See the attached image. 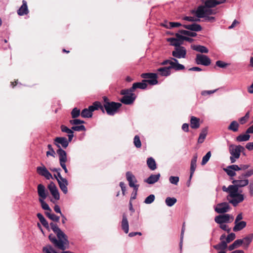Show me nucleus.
Returning <instances> with one entry per match:
<instances>
[{
    "instance_id": "obj_1",
    "label": "nucleus",
    "mask_w": 253,
    "mask_h": 253,
    "mask_svg": "<svg viewBox=\"0 0 253 253\" xmlns=\"http://www.w3.org/2000/svg\"><path fill=\"white\" fill-rule=\"evenodd\" d=\"M40 222L48 231H49L50 226L54 233L56 234L58 239L52 234H50L48 237L49 240L55 247L61 250H64L69 248V242L67 236L58 227L56 224L51 222L49 225L45 218Z\"/></svg>"
},
{
    "instance_id": "obj_2",
    "label": "nucleus",
    "mask_w": 253,
    "mask_h": 253,
    "mask_svg": "<svg viewBox=\"0 0 253 253\" xmlns=\"http://www.w3.org/2000/svg\"><path fill=\"white\" fill-rule=\"evenodd\" d=\"M233 186L231 187L232 190L239 191L243 193L242 188L248 186L247 188L251 197L253 196V181H249L248 178H246L241 175H239L237 179L232 181Z\"/></svg>"
},
{
    "instance_id": "obj_3",
    "label": "nucleus",
    "mask_w": 253,
    "mask_h": 253,
    "mask_svg": "<svg viewBox=\"0 0 253 253\" xmlns=\"http://www.w3.org/2000/svg\"><path fill=\"white\" fill-rule=\"evenodd\" d=\"M204 5L199 6L196 11L193 10L192 13H195L198 19L204 18L206 15V8H212L216 5L224 3L226 0H205Z\"/></svg>"
},
{
    "instance_id": "obj_4",
    "label": "nucleus",
    "mask_w": 253,
    "mask_h": 253,
    "mask_svg": "<svg viewBox=\"0 0 253 253\" xmlns=\"http://www.w3.org/2000/svg\"><path fill=\"white\" fill-rule=\"evenodd\" d=\"M104 101L103 110L106 111L107 114L110 116H113L118 111L122 106V104L119 102L110 101L106 96L103 97Z\"/></svg>"
},
{
    "instance_id": "obj_5",
    "label": "nucleus",
    "mask_w": 253,
    "mask_h": 253,
    "mask_svg": "<svg viewBox=\"0 0 253 253\" xmlns=\"http://www.w3.org/2000/svg\"><path fill=\"white\" fill-rule=\"evenodd\" d=\"M168 64H169V66L167 67V68H170L176 71L183 70L185 69L184 65L179 64L177 59L173 57H170V59L165 60L160 63V65L163 66Z\"/></svg>"
},
{
    "instance_id": "obj_6",
    "label": "nucleus",
    "mask_w": 253,
    "mask_h": 253,
    "mask_svg": "<svg viewBox=\"0 0 253 253\" xmlns=\"http://www.w3.org/2000/svg\"><path fill=\"white\" fill-rule=\"evenodd\" d=\"M54 144L58 148L56 152L58 156L60 157L61 152L66 153L61 148L60 145L63 148H66L69 145V141H67V139L65 137H57L54 139Z\"/></svg>"
},
{
    "instance_id": "obj_7",
    "label": "nucleus",
    "mask_w": 253,
    "mask_h": 253,
    "mask_svg": "<svg viewBox=\"0 0 253 253\" xmlns=\"http://www.w3.org/2000/svg\"><path fill=\"white\" fill-rule=\"evenodd\" d=\"M141 77L147 79L143 80V82L148 83L150 85H155L158 83L157 80L158 75L156 73H143L141 75Z\"/></svg>"
},
{
    "instance_id": "obj_8",
    "label": "nucleus",
    "mask_w": 253,
    "mask_h": 253,
    "mask_svg": "<svg viewBox=\"0 0 253 253\" xmlns=\"http://www.w3.org/2000/svg\"><path fill=\"white\" fill-rule=\"evenodd\" d=\"M240 193L239 191L233 190L230 196L232 199L229 200V203H231L234 207H236L239 203L242 202L244 200V195Z\"/></svg>"
},
{
    "instance_id": "obj_9",
    "label": "nucleus",
    "mask_w": 253,
    "mask_h": 253,
    "mask_svg": "<svg viewBox=\"0 0 253 253\" xmlns=\"http://www.w3.org/2000/svg\"><path fill=\"white\" fill-rule=\"evenodd\" d=\"M245 150L244 147L241 145H234L231 144L229 146V151L231 155L234 158H239L241 153Z\"/></svg>"
},
{
    "instance_id": "obj_10",
    "label": "nucleus",
    "mask_w": 253,
    "mask_h": 253,
    "mask_svg": "<svg viewBox=\"0 0 253 253\" xmlns=\"http://www.w3.org/2000/svg\"><path fill=\"white\" fill-rule=\"evenodd\" d=\"M195 62L197 65L209 66L211 63V60L207 55L202 54H197L195 58Z\"/></svg>"
},
{
    "instance_id": "obj_11",
    "label": "nucleus",
    "mask_w": 253,
    "mask_h": 253,
    "mask_svg": "<svg viewBox=\"0 0 253 253\" xmlns=\"http://www.w3.org/2000/svg\"><path fill=\"white\" fill-rule=\"evenodd\" d=\"M186 50L184 46L177 47L174 48V50L172 52V55L175 58H185L186 56Z\"/></svg>"
},
{
    "instance_id": "obj_12",
    "label": "nucleus",
    "mask_w": 253,
    "mask_h": 253,
    "mask_svg": "<svg viewBox=\"0 0 253 253\" xmlns=\"http://www.w3.org/2000/svg\"><path fill=\"white\" fill-rule=\"evenodd\" d=\"M233 217L228 214L219 215L215 217V221L218 224L229 223L233 220Z\"/></svg>"
},
{
    "instance_id": "obj_13",
    "label": "nucleus",
    "mask_w": 253,
    "mask_h": 253,
    "mask_svg": "<svg viewBox=\"0 0 253 253\" xmlns=\"http://www.w3.org/2000/svg\"><path fill=\"white\" fill-rule=\"evenodd\" d=\"M198 159V155L197 154H195L191 161L190 164V174L189 180L187 182V186L189 187L190 185L191 179L193 176V175L195 171L196 168V163Z\"/></svg>"
},
{
    "instance_id": "obj_14",
    "label": "nucleus",
    "mask_w": 253,
    "mask_h": 253,
    "mask_svg": "<svg viewBox=\"0 0 253 253\" xmlns=\"http://www.w3.org/2000/svg\"><path fill=\"white\" fill-rule=\"evenodd\" d=\"M230 209V206L228 203L223 202L218 204L215 208V211L218 213H223L227 212Z\"/></svg>"
},
{
    "instance_id": "obj_15",
    "label": "nucleus",
    "mask_w": 253,
    "mask_h": 253,
    "mask_svg": "<svg viewBox=\"0 0 253 253\" xmlns=\"http://www.w3.org/2000/svg\"><path fill=\"white\" fill-rule=\"evenodd\" d=\"M48 189H49L51 194L56 200H59V193L54 183L50 182L48 185Z\"/></svg>"
},
{
    "instance_id": "obj_16",
    "label": "nucleus",
    "mask_w": 253,
    "mask_h": 253,
    "mask_svg": "<svg viewBox=\"0 0 253 253\" xmlns=\"http://www.w3.org/2000/svg\"><path fill=\"white\" fill-rule=\"evenodd\" d=\"M60 157H59V161L60 165L64 169L65 173H67L68 172V170L66 168V163L67 162V153H64L63 152H61V153L60 154Z\"/></svg>"
},
{
    "instance_id": "obj_17",
    "label": "nucleus",
    "mask_w": 253,
    "mask_h": 253,
    "mask_svg": "<svg viewBox=\"0 0 253 253\" xmlns=\"http://www.w3.org/2000/svg\"><path fill=\"white\" fill-rule=\"evenodd\" d=\"M136 96L135 94L130 93L128 95L124 96L120 100L121 102L126 105H130L133 103L135 100Z\"/></svg>"
},
{
    "instance_id": "obj_18",
    "label": "nucleus",
    "mask_w": 253,
    "mask_h": 253,
    "mask_svg": "<svg viewBox=\"0 0 253 253\" xmlns=\"http://www.w3.org/2000/svg\"><path fill=\"white\" fill-rule=\"evenodd\" d=\"M37 172L40 175L45 177L47 179L52 178V175L48 171L46 168L43 167H38L37 168Z\"/></svg>"
},
{
    "instance_id": "obj_19",
    "label": "nucleus",
    "mask_w": 253,
    "mask_h": 253,
    "mask_svg": "<svg viewBox=\"0 0 253 253\" xmlns=\"http://www.w3.org/2000/svg\"><path fill=\"white\" fill-rule=\"evenodd\" d=\"M29 11L28 10L27 1L25 0H22V5L18 9L17 14L19 16H23L24 15L28 14L29 13Z\"/></svg>"
},
{
    "instance_id": "obj_20",
    "label": "nucleus",
    "mask_w": 253,
    "mask_h": 253,
    "mask_svg": "<svg viewBox=\"0 0 253 253\" xmlns=\"http://www.w3.org/2000/svg\"><path fill=\"white\" fill-rule=\"evenodd\" d=\"M147 83L143 81L142 82L135 83L133 84L132 87L130 88V91L133 92L137 88L144 89L147 88Z\"/></svg>"
},
{
    "instance_id": "obj_21",
    "label": "nucleus",
    "mask_w": 253,
    "mask_h": 253,
    "mask_svg": "<svg viewBox=\"0 0 253 253\" xmlns=\"http://www.w3.org/2000/svg\"><path fill=\"white\" fill-rule=\"evenodd\" d=\"M182 27L187 30L195 32H199L202 29L201 26L197 23H193L190 25H183Z\"/></svg>"
},
{
    "instance_id": "obj_22",
    "label": "nucleus",
    "mask_w": 253,
    "mask_h": 253,
    "mask_svg": "<svg viewBox=\"0 0 253 253\" xmlns=\"http://www.w3.org/2000/svg\"><path fill=\"white\" fill-rule=\"evenodd\" d=\"M121 226L122 229L125 232V233H127L128 232L129 230V225L127 219V216L126 213H123V218L121 222Z\"/></svg>"
},
{
    "instance_id": "obj_23",
    "label": "nucleus",
    "mask_w": 253,
    "mask_h": 253,
    "mask_svg": "<svg viewBox=\"0 0 253 253\" xmlns=\"http://www.w3.org/2000/svg\"><path fill=\"white\" fill-rule=\"evenodd\" d=\"M200 119L195 116L191 117L190 123V126L193 129H197L200 126Z\"/></svg>"
},
{
    "instance_id": "obj_24",
    "label": "nucleus",
    "mask_w": 253,
    "mask_h": 253,
    "mask_svg": "<svg viewBox=\"0 0 253 253\" xmlns=\"http://www.w3.org/2000/svg\"><path fill=\"white\" fill-rule=\"evenodd\" d=\"M38 193L40 197V198L45 199L47 195L45 191V187L42 184H40L38 185Z\"/></svg>"
},
{
    "instance_id": "obj_25",
    "label": "nucleus",
    "mask_w": 253,
    "mask_h": 253,
    "mask_svg": "<svg viewBox=\"0 0 253 253\" xmlns=\"http://www.w3.org/2000/svg\"><path fill=\"white\" fill-rule=\"evenodd\" d=\"M160 174H151L148 178L145 180V182L149 184H152L157 182L160 177Z\"/></svg>"
},
{
    "instance_id": "obj_26",
    "label": "nucleus",
    "mask_w": 253,
    "mask_h": 253,
    "mask_svg": "<svg viewBox=\"0 0 253 253\" xmlns=\"http://www.w3.org/2000/svg\"><path fill=\"white\" fill-rule=\"evenodd\" d=\"M126 177L127 180L128 181L129 186L131 187L134 186V183L136 182L137 180L135 176L130 171H127L126 173Z\"/></svg>"
},
{
    "instance_id": "obj_27",
    "label": "nucleus",
    "mask_w": 253,
    "mask_h": 253,
    "mask_svg": "<svg viewBox=\"0 0 253 253\" xmlns=\"http://www.w3.org/2000/svg\"><path fill=\"white\" fill-rule=\"evenodd\" d=\"M171 69H170V68H167L165 67H161L157 69V72L161 76L167 77L170 75Z\"/></svg>"
},
{
    "instance_id": "obj_28",
    "label": "nucleus",
    "mask_w": 253,
    "mask_h": 253,
    "mask_svg": "<svg viewBox=\"0 0 253 253\" xmlns=\"http://www.w3.org/2000/svg\"><path fill=\"white\" fill-rule=\"evenodd\" d=\"M58 183L60 189L64 194H67L68 192V188L67 186L68 184V181L66 179H63L62 180H58Z\"/></svg>"
},
{
    "instance_id": "obj_29",
    "label": "nucleus",
    "mask_w": 253,
    "mask_h": 253,
    "mask_svg": "<svg viewBox=\"0 0 253 253\" xmlns=\"http://www.w3.org/2000/svg\"><path fill=\"white\" fill-rule=\"evenodd\" d=\"M234 223L235 226L233 229L234 232H237L242 230L247 225L246 222L244 221H238L236 223L235 222Z\"/></svg>"
},
{
    "instance_id": "obj_30",
    "label": "nucleus",
    "mask_w": 253,
    "mask_h": 253,
    "mask_svg": "<svg viewBox=\"0 0 253 253\" xmlns=\"http://www.w3.org/2000/svg\"><path fill=\"white\" fill-rule=\"evenodd\" d=\"M147 165L148 168L152 170H154L157 168L156 162L152 157H150L147 159Z\"/></svg>"
},
{
    "instance_id": "obj_31",
    "label": "nucleus",
    "mask_w": 253,
    "mask_h": 253,
    "mask_svg": "<svg viewBox=\"0 0 253 253\" xmlns=\"http://www.w3.org/2000/svg\"><path fill=\"white\" fill-rule=\"evenodd\" d=\"M227 244L228 243L226 241H222L219 244L214 245L213 248L216 250L223 251L228 247Z\"/></svg>"
},
{
    "instance_id": "obj_32",
    "label": "nucleus",
    "mask_w": 253,
    "mask_h": 253,
    "mask_svg": "<svg viewBox=\"0 0 253 253\" xmlns=\"http://www.w3.org/2000/svg\"><path fill=\"white\" fill-rule=\"evenodd\" d=\"M167 41L170 42L171 45L174 46L175 48L181 46L180 45L182 44L181 41L178 40L174 38H169Z\"/></svg>"
},
{
    "instance_id": "obj_33",
    "label": "nucleus",
    "mask_w": 253,
    "mask_h": 253,
    "mask_svg": "<svg viewBox=\"0 0 253 253\" xmlns=\"http://www.w3.org/2000/svg\"><path fill=\"white\" fill-rule=\"evenodd\" d=\"M253 239V234H251L249 235L248 236H246L243 239H242L243 242L244 246L245 249H247L248 248L249 245L252 242V240Z\"/></svg>"
},
{
    "instance_id": "obj_34",
    "label": "nucleus",
    "mask_w": 253,
    "mask_h": 253,
    "mask_svg": "<svg viewBox=\"0 0 253 253\" xmlns=\"http://www.w3.org/2000/svg\"><path fill=\"white\" fill-rule=\"evenodd\" d=\"M192 48L193 50L200 52L202 53H207L209 52L208 49L203 45H193L192 46Z\"/></svg>"
},
{
    "instance_id": "obj_35",
    "label": "nucleus",
    "mask_w": 253,
    "mask_h": 253,
    "mask_svg": "<svg viewBox=\"0 0 253 253\" xmlns=\"http://www.w3.org/2000/svg\"><path fill=\"white\" fill-rule=\"evenodd\" d=\"M239 124L236 121L231 122L229 126H228V129L232 130L234 132H237L238 130Z\"/></svg>"
},
{
    "instance_id": "obj_36",
    "label": "nucleus",
    "mask_w": 253,
    "mask_h": 253,
    "mask_svg": "<svg viewBox=\"0 0 253 253\" xmlns=\"http://www.w3.org/2000/svg\"><path fill=\"white\" fill-rule=\"evenodd\" d=\"M250 135L248 133L241 134L236 138V140L238 142L247 141L250 139Z\"/></svg>"
},
{
    "instance_id": "obj_37",
    "label": "nucleus",
    "mask_w": 253,
    "mask_h": 253,
    "mask_svg": "<svg viewBox=\"0 0 253 253\" xmlns=\"http://www.w3.org/2000/svg\"><path fill=\"white\" fill-rule=\"evenodd\" d=\"M182 25L179 22H169L167 24L163 25V26L166 28L167 29H171L175 27H179L180 26H182Z\"/></svg>"
},
{
    "instance_id": "obj_38",
    "label": "nucleus",
    "mask_w": 253,
    "mask_h": 253,
    "mask_svg": "<svg viewBox=\"0 0 253 253\" xmlns=\"http://www.w3.org/2000/svg\"><path fill=\"white\" fill-rule=\"evenodd\" d=\"M46 216L53 221L58 222L59 220V216L56 215L54 213H51L50 211H45Z\"/></svg>"
},
{
    "instance_id": "obj_39",
    "label": "nucleus",
    "mask_w": 253,
    "mask_h": 253,
    "mask_svg": "<svg viewBox=\"0 0 253 253\" xmlns=\"http://www.w3.org/2000/svg\"><path fill=\"white\" fill-rule=\"evenodd\" d=\"M176 199L174 197H167L165 200L166 205L169 207H172L176 203Z\"/></svg>"
},
{
    "instance_id": "obj_40",
    "label": "nucleus",
    "mask_w": 253,
    "mask_h": 253,
    "mask_svg": "<svg viewBox=\"0 0 253 253\" xmlns=\"http://www.w3.org/2000/svg\"><path fill=\"white\" fill-rule=\"evenodd\" d=\"M81 115L82 117L85 118H91L92 116V113H90L89 109L88 108H85L83 109L81 113Z\"/></svg>"
},
{
    "instance_id": "obj_41",
    "label": "nucleus",
    "mask_w": 253,
    "mask_h": 253,
    "mask_svg": "<svg viewBox=\"0 0 253 253\" xmlns=\"http://www.w3.org/2000/svg\"><path fill=\"white\" fill-rule=\"evenodd\" d=\"M44 199L39 198V201L41 204L42 208L44 210L47 211L51 212L52 210L49 207L47 204H46L44 201Z\"/></svg>"
},
{
    "instance_id": "obj_42",
    "label": "nucleus",
    "mask_w": 253,
    "mask_h": 253,
    "mask_svg": "<svg viewBox=\"0 0 253 253\" xmlns=\"http://www.w3.org/2000/svg\"><path fill=\"white\" fill-rule=\"evenodd\" d=\"M178 32L180 34L186 35L188 36H190L191 37H195L197 36V34L195 32H192L189 31L184 30H180Z\"/></svg>"
},
{
    "instance_id": "obj_43",
    "label": "nucleus",
    "mask_w": 253,
    "mask_h": 253,
    "mask_svg": "<svg viewBox=\"0 0 253 253\" xmlns=\"http://www.w3.org/2000/svg\"><path fill=\"white\" fill-rule=\"evenodd\" d=\"M249 117H250V112L248 111L246 114L245 116L240 118V119L239 120L240 124L241 125H244V124H246L248 122V121L249 119Z\"/></svg>"
},
{
    "instance_id": "obj_44",
    "label": "nucleus",
    "mask_w": 253,
    "mask_h": 253,
    "mask_svg": "<svg viewBox=\"0 0 253 253\" xmlns=\"http://www.w3.org/2000/svg\"><path fill=\"white\" fill-rule=\"evenodd\" d=\"M92 105L96 110L100 109L103 113H104V111L103 110L104 104L102 105L100 102L95 101L92 104Z\"/></svg>"
},
{
    "instance_id": "obj_45",
    "label": "nucleus",
    "mask_w": 253,
    "mask_h": 253,
    "mask_svg": "<svg viewBox=\"0 0 253 253\" xmlns=\"http://www.w3.org/2000/svg\"><path fill=\"white\" fill-rule=\"evenodd\" d=\"M223 170L226 172L228 175L230 177H234L236 175V173L233 170V169H229V166L226 168H224Z\"/></svg>"
},
{
    "instance_id": "obj_46",
    "label": "nucleus",
    "mask_w": 253,
    "mask_h": 253,
    "mask_svg": "<svg viewBox=\"0 0 253 253\" xmlns=\"http://www.w3.org/2000/svg\"><path fill=\"white\" fill-rule=\"evenodd\" d=\"M133 143L136 148H140L141 146V142L138 135H135L133 139Z\"/></svg>"
},
{
    "instance_id": "obj_47",
    "label": "nucleus",
    "mask_w": 253,
    "mask_h": 253,
    "mask_svg": "<svg viewBox=\"0 0 253 253\" xmlns=\"http://www.w3.org/2000/svg\"><path fill=\"white\" fill-rule=\"evenodd\" d=\"M80 115V110L77 108H74L71 112V116L72 118L75 119L78 118Z\"/></svg>"
},
{
    "instance_id": "obj_48",
    "label": "nucleus",
    "mask_w": 253,
    "mask_h": 253,
    "mask_svg": "<svg viewBox=\"0 0 253 253\" xmlns=\"http://www.w3.org/2000/svg\"><path fill=\"white\" fill-rule=\"evenodd\" d=\"M242 176L246 178H248L253 175V168L248 169L247 171L241 174Z\"/></svg>"
},
{
    "instance_id": "obj_49",
    "label": "nucleus",
    "mask_w": 253,
    "mask_h": 253,
    "mask_svg": "<svg viewBox=\"0 0 253 253\" xmlns=\"http://www.w3.org/2000/svg\"><path fill=\"white\" fill-rule=\"evenodd\" d=\"M211 156V153L210 151L208 152L205 156L203 158L201 164L202 165H205L209 160Z\"/></svg>"
},
{
    "instance_id": "obj_50",
    "label": "nucleus",
    "mask_w": 253,
    "mask_h": 253,
    "mask_svg": "<svg viewBox=\"0 0 253 253\" xmlns=\"http://www.w3.org/2000/svg\"><path fill=\"white\" fill-rule=\"evenodd\" d=\"M47 148L49 150V151H48L46 152V155L47 157H48L49 156H51L52 157H55V152L53 149L52 147V146L51 144H48L47 145Z\"/></svg>"
},
{
    "instance_id": "obj_51",
    "label": "nucleus",
    "mask_w": 253,
    "mask_h": 253,
    "mask_svg": "<svg viewBox=\"0 0 253 253\" xmlns=\"http://www.w3.org/2000/svg\"><path fill=\"white\" fill-rule=\"evenodd\" d=\"M155 198V195L151 194L145 199L144 203L146 204H151L154 202Z\"/></svg>"
},
{
    "instance_id": "obj_52",
    "label": "nucleus",
    "mask_w": 253,
    "mask_h": 253,
    "mask_svg": "<svg viewBox=\"0 0 253 253\" xmlns=\"http://www.w3.org/2000/svg\"><path fill=\"white\" fill-rule=\"evenodd\" d=\"M69 123L72 125H77L80 124H84L85 122L84 121L77 119L76 118L71 120L69 121Z\"/></svg>"
},
{
    "instance_id": "obj_53",
    "label": "nucleus",
    "mask_w": 253,
    "mask_h": 253,
    "mask_svg": "<svg viewBox=\"0 0 253 253\" xmlns=\"http://www.w3.org/2000/svg\"><path fill=\"white\" fill-rule=\"evenodd\" d=\"M72 130L77 131H85L86 129L84 125H81L78 126H73L72 127Z\"/></svg>"
},
{
    "instance_id": "obj_54",
    "label": "nucleus",
    "mask_w": 253,
    "mask_h": 253,
    "mask_svg": "<svg viewBox=\"0 0 253 253\" xmlns=\"http://www.w3.org/2000/svg\"><path fill=\"white\" fill-rule=\"evenodd\" d=\"M61 130L63 132H66L68 134L74 133L73 131L72 130V128L70 129L65 125H61L60 126Z\"/></svg>"
},
{
    "instance_id": "obj_55",
    "label": "nucleus",
    "mask_w": 253,
    "mask_h": 253,
    "mask_svg": "<svg viewBox=\"0 0 253 253\" xmlns=\"http://www.w3.org/2000/svg\"><path fill=\"white\" fill-rule=\"evenodd\" d=\"M236 237L235 234L234 233H230L226 238V241L228 243H230L231 241H233Z\"/></svg>"
},
{
    "instance_id": "obj_56",
    "label": "nucleus",
    "mask_w": 253,
    "mask_h": 253,
    "mask_svg": "<svg viewBox=\"0 0 253 253\" xmlns=\"http://www.w3.org/2000/svg\"><path fill=\"white\" fill-rule=\"evenodd\" d=\"M169 182L174 185H177L179 181V177L178 176H171L169 178Z\"/></svg>"
},
{
    "instance_id": "obj_57",
    "label": "nucleus",
    "mask_w": 253,
    "mask_h": 253,
    "mask_svg": "<svg viewBox=\"0 0 253 253\" xmlns=\"http://www.w3.org/2000/svg\"><path fill=\"white\" fill-rule=\"evenodd\" d=\"M215 64L217 66L222 68H225L229 65L221 60L217 61Z\"/></svg>"
},
{
    "instance_id": "obj_58",
    "label": "nucleus",
    "mask_w": 253,
    "mask_h": 253,
    "mask_svg": "<svg viewBox=\"0 0 253 253\" xmlns=\"http://www.w3.org/2000/svg\"><path fill=\"white\" fill-rule=\"evenodd\" d=\"M232 186H233V185H230L227 188L225 186H223L222 187V190L223 191H224V192H226L229 193V196H230L231 195V193H232V192H233V190L231 188V187H232Z\"/></svg>"
},
{
    "instance_id": "obj_59",
    "label": "nucleus",
    "mask_w": 253,
    "mask_h": 253,
    "mask_svg": "<svg viewBox=\"0 0 253 253\" xmlns=\"http://www.w3.org/2000/svg\"><path fill=\"white\" fill-rule=\"evenodd\" d=\"M183 19L190 22H196L200 21V19H197L192 16H185L183 18Z\"/></svg>"
},
{
    "instance_id": "obj_60",
    "label": "nucleus",
    "mask_w": 253,
    "mask_h": 253,
    "mask_svg": "<svg viewBox=\"0 0 253 253\" xmlns=\"http://www.w3.org/2000/svg\"><path fill=\"white\" fill-rule=\"evenodd\" d=\"M208 134V127L203 128L199 135V136L205 139L206 136Z\"/></svg>"
},
{
    "instance_id": "obj_61",
    "label": "nucleus",
    "mask_w": 253,
    "mask_h": 253,
    "mask_svg": "<svg viewBox=\"0 0 253 253\" xmlns=\"http://www.w3.org/2000/svg\"><path fill=\"white\" fill-rule=\"evenodd\" d=\"M217 90V89H214L213 90H204V91H202L201 94L204 96H206L207 95H210V94H212V93H214L215 92H216Z\"/></svg>"
},
{
    "instance_id": "obj_62",
    "label": "nucleus",
    "mask_w": 253,
    "mask_h": 253,
    "mask_svg": "<svg viewBox=\"0 0 253 253\" xmlns=\"http://www.w3.org/2000/svg\"><path fill=\"white\" fill-rule=\"evenodd\" d=\"M229 168L233 169L234 171L241 170L240 165L239 166L237 165H232L229 166Z\"/></svg>"
},
{
    "instance_id": "obj_63",
    "label": "nucleus",
    "mask_w": 253,
    "mask_h": 253,
    "mask_svg": "<svg viewBox=\"0 0 253 253\" xmlns=\"http://www.w3.org/2000/svg\"><path fill=\"white\" fill-rule=\"evenodd\" d=\"M205 18V21L213 22L215 21V17L213 16H209V15H206Z\"/></svg>"
},
{
    "instance_id": "obj_64",
    "label": "nucleus",
    "mask_w": 253,
    "mask_h": 253,
    "mask_svg": "<svg viewBox=\"0 0 253 253\" xmlns=\"http://www.w3.org/2000/svg\"><path fill=\"white\" fill-rule=\"evenodd\" d=\"M243 242L244 241H243L242 239H238L235 241L233 243L235 244L236 248H238L241 246L242 244H243Z\"/></svg>"
}]
</instances>
